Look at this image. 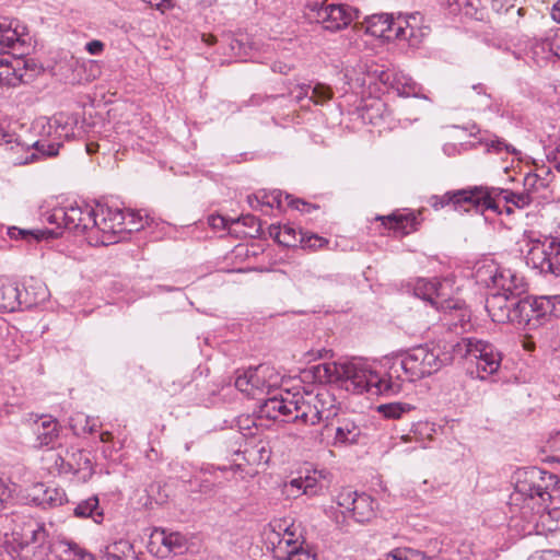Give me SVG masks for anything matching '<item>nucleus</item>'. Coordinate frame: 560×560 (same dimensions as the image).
<instances>
[{
    "instance_id": "f257e3e1",
    "label": "nucleus",
    "mask_w": 560,
    "mask_h": 560,
    "mask_svg": "<svg viewBox=\"0 0 560 560\" xmlns=\"http://www.w3.org/2000/svg\"><path fill=\"white\" fill-rule=\"evenodd\" d=\"M312 370L318 383H336L352 394L393 395L386 372L381 375L361 360L320 363Z\"/></svg>"
},
{
    "instance_id": "f03ea898",
    "label": "nucleus",
    "mask_w": 560,
    "mask_h": 560,
    "mask_svg": "<svg viewBox=\"0 0 560 560\" xmlns=\"http://www.w3.org/2000/svg\"><path fill=\"white\" fill-rule=\"evenodd\" d=\"M443 360L438 351L427 346H418L385 362L387 382L392 383V394L402 390L405 382H416L438 372Z\"/></svg>"
},
{
    "instance_id": "7ed1b4c3",
    "label": "nucleus",
    "mask_w": 560,
    "mask_h": 560,
    "mask_svg": "<svg viewBox=\"0 0 560 560\" xmlns=\"http://www.w3.org/2000/svg\"><path fill=\"white\" fill-rule=\"evenodd\" d=\"M454 358L465 361L467 373L481 381L495 375L501 366L502 354L489 341L464 337L452 347Z\"/></svg>"
},
{
    "instance_id": "20e7f679",
    "label": "nucleus",
    "mask_w": 560,
    "mask_h": 560,
    "mask_svg": "<svg viewBox=\"0 0 560 560\" xmlns=\"http://www.w3.org/2000/svg\"><path fill=\"white\" fill-rule=\"evenodd\" d=\"M421 22L420 13L409 15H399L393 19L388 14H374L366 16L362 23L365 33L385 40H407L410 45H416L423 36L419 27Z\"/></svg>"
},
{
    "instance_id": "39448f33",
    "label": "nucleus",
    "mask_w": 560,
    "mask_h": 560,
    "mask_svg": "<svg viewBox=\"0 0 560 560\" xmlns=\"http://www.w3.org/2000/svg\"><path fill=\"white\" fill-rule=\"evenodd\" d=\"M95 211L96 206L85 202H75L45 212L43 214V222L56 225L52 230L59 232V236L63 230H69L78 234L91 231L94 234L96 224Z\"/></svg>"
},
{
    "instance_id": "423d86ee",
    "label": "nucleus",
    "mask_w": 560,
    "mask_h": 560,
    "mask_svg": "<svg viewBox=\"0 0 560 560\" xmlns=\"http://www.w3.org/2000/svg\"><path fill=\"white\" fill-rule=\"evenodd\" d=\"M478 283L497 289L499 293L521 296L526 291L524 278L510 268H504L493 259H483L475 271Z\"/></svg>"
},
{
    "instance_id": "0eeeda50",
    "label": "nucleus",
    "mask_w": 560,
    "mask_h": 560,
    "mask_svg": "<svg viewBox=\"0 0 560 560\" xmlns=\"http://www.w3.org/2000/svg\"><path fill=\"white\" fill-rule=\"evenodd\" d=\"M515 489L526 499H537L542 505L550 501L553 492H560V480L551 472L532 467L518 477Z\"/></svg>"
},
{
    "instance_id": "6e6552de",
    "label": "nucleus",
    "mask_w": 560,
    "mask_h": 560,
    "mask_svg": "<svg viewBox=\"0 0 560 560\" xmlns=\"http://www.w3.org/2000/svg\"><path fill=\"white\" fill-rule=\"evenodd\" d=\"M281 384V375L275 368L260 364L237 374L235 387L248 397L261 399L259 396L270 395Z\"/></svg>"
},
{
    "instance_id": "1a4fd4ad",
    "label": "nucleus",
    "mask_w": 560,
    "mask_h": 560,
    "mask_svg": "<svg viewBox=\"0 0 560 560\" xmlns=\"http://www.w3.org/2000/svg\"><path fill=\"white\" fill-rule=\"evenodd\" d=\"M480 199V213L492 210L501 214L503 211L512 213L513 208H524L533 202L536 197L532 192H514L509 189L489 186H479L477 189Z\"/></svg>"
},
{
    "instance_id": "9d476101",
    "label": "nucleus",
    "mask_w": 560,
    "mask_h": 560,
    "mask_svg": "<svg viewBox=\"0 0 560 560\" xmlns=\"http://www.w3.org/2000/svg\"><path fill=\"white\" fill-rule=\"evenodd\" d=\"M358 10L343 4L325 2H308L305 5V15L311 22L322 24L329 32L346 28L358 18Z\"/></svg>"
},
{
    "instance_id": "9b49d317",
    "label": "nucleus",
    "mask_w": 560,
    "mask_h": 560,
    "mask_svg": "<svg viewBox=\"0 0 560 560\" xmlns=\"http://www.w3.org/2000/svg\"><path fill=\"white\" fill-rule=\"evenodd\" d=\"M525 260L540 273L560 278V237L530 240Z\"/></svg>"
},
{
    "instance_id": "f8f14e48",
    "label": "nucleus",
    "mask_w": 560,
    "mask_h": 560,
    "mask_svg": "<svg viewBox=\"0 0 560 560\" xmlns=\"http://www.w3.org/2000/svg\"><path fill=\"white\" fill-rule=\"evenodd\" d=\"M362 77L355 79L350 78V81H354V84L359 88H365L375 81H380L382 84L390 86L400 96L423 97L421 95L422 86L404 72L374 69L366 73L362 72Z\"/></svg>"
},
{
    "instance_id": "ddd939ff",
    "label": "nucleus",
    "mask_w": 560,
    "mask_h": 560,
    "mask_svg": "<svg viewBox=\"0 0 560 560\" xmlns=\"http://www.w3.org/2000/svg\"><path fill=\"white\" fill-rule=\"evenodd\" d=\"M39 139L33 143L35 150L44 156H55L66 140L73 135L72 126L63 116L38 121Z\"/></svg>"
},
{
    "instance_id": "4468645a",
    "label": "nucleus",
    "mask_w": 560,
    "mask_h": 560,
    "mask_svg": "<svg viewBox=\"0 0 560 560\" xmlns=\"http://www.w3.org/2000/svg\"><path fill=\"white\" fill-rule=\"evenodd\" d=\"M96 224L94 228V240L102 245H109L119 242L118 234L125 232V211L105 205L96 203Z\"/></svg>"
},
{
    "instance_id": "2eb2a0df",
    "label": "nucleus",
    "mask_w": 560,
    "mask_h": 560,
    "mask_svg": "<svg viewBox=\"0 0 560 560\" xmlns=\"http://www.w3.org/2000/svg\"><path fill=\"white\" fill-rule=\"evenodd\" d=\"M47 290L39 285L33 294L30 288L20 290L15 283H0V312H15L22 308H31L46 299Z\"/></svg>"
},
{
    "instance_id": "dca6fc26",
    "label": "nucleus",
    "mask_w": 560,
    "mask_h": 560,
    "mask_svg": "<svg viewBox=\"0 0 560 560\" xmlns=\"http://www.w3.org/2000/svg\"><path fill=\"white\" fill-rule=\"evenodd\" d=\"M517 295L494 292L486 300V308L495 323H513L514 318H520L522 313L528 311L529 305L517 304Z\"/></svg>"
},
{
    "instance_id": "f3484780",
    "label": "nucleus",
    "mask_w": 560,
    "mask_h": 560,
    "mask_svg": "<svg viewBox=\"0 0 560 560\" xmlns=\"http://www.w3.org/2000/svg\"><path fill=\"white\" fill-rule=\"evenodd\" d=\"M361 435V429L350 419H338L330 423H325L318 432L317 439L320 443L330 446H341L357 443Z\"/></svg>"
},
{
    "instance_id": "a211bd4d",
    "label": "nucleus",
    "mask_w": 560,
    "mask_h": 560,
    "mask_svg": "<svg viewBox=\"0 0 560 560\" xmlns=\"http://www.w3.org/2000/svg\"><path fill=\"white\" fill-rule=\"evenodd\" d=\"M453 292V284L448 279L420 278L413 284V294L439 311Z\"/></svg>"
},
{
    "instance_id": "6ab92c4d",
    "label": "nucleus",
    "mask_w": 560,
    "mask_h": 560,
    "mask_svg": "<svg viewBox=\"0 0 560 560\" xmlns=\"http://www.w3.org/2000/svg\"><path fill=\"white\" fill-rule=\"evenodd\" d=\"M478 187L472 186L466 189L448 191L443 196H432L429 202L435 210L452 205L457 211L469 212L474 210L476 213H480Z\"/></svg>"
},
{
    "instance_id": "aec40b11",
    "label": "nucleus",
    "mask_w": 560,
    "mask_h": 560,
    "mask_svg": "<svg viewBox=\"0 0 560 560\" xmlns=\"http://www.w3.org/2000/svg\"><path fill=\"white\" fill-rule=\"evenodd\" d=\"M187 538L179 532L155 528L150 538V549L159 557L165 558L171 553H182L187 549Z\"/></svg>"
},
{
    "instance_id": "412c9836",
    "label": "nucleus",
    "mask_w": 560,
    "mask_h": 560,
    "mask_svg": "<svg viewBox=\"0 0 560 560\" xmlns=\"http://www.w3.org/2000/svg\"><path fill=\"white\" fill-rule=\"evenodd\" d=\"M294 393L285 390L279 395L262 399L259 406V416L271 420H293Z\"/></svg>"
},
{
    "instance_id": "4be33fe9",
    "label": "nucleus",
    "mask_w": 560,
    "mask_h": 560,
    "mask_svg": "<svg viewBox=\"0 0 560 560\" xmlns=\"http://www.w3.org/2000/svg\"><path fill=\"white\" fill-rule=\"evenodd\" d=\"M330 472L326 469L314 470L305 477L292 479L285 487L290 493L302 492L307 497L320 495L329 488Z\"/></svg>"
},
{
    "instance_id": "5701e85b",
    "label": "nucleus",
    "mask_w": 560,
    "mask_h": 560,
    "mask_svg": "<svg viewBox=\"0 0 560 560\" xmlns=\"http://www.w3.org/2000/svg\"><path fill=\"white\" fill-rule=\"evenodd\" d=\"M422 210L418 212L402 209L396 210L388 215L377 217V220H381L383 225L389 230L400 233L401 235H407L411 232L418 230L421 221L420 218Z\"/></svg>"
},
{
    "instance_id": "b1692460",
    "label": "nucleus",
    "mask_w": 560,
    "mask_h": 560,
    "mask_svg": "<svg viewBox=\"0 0 560 560\" xmlns=\"http://www.w3.org/2000/svg\"><path fill=\"white\" fill-rule=\"evenodd\" d=\"M559 45L560 36H558V34H556L551 38L535 39L530 42L526 55L537 66H542L544 63L551 60L553 57L558 58Z\"/></svg>"
},
{
    "instance_id": "393cba45",
    "label": "nucleus",
    "mask_w": 560,
    "mask_h": 560,
    "mask_svg": "<svg viewBox=\"0 0 560 560\" xmlns=\"http://www.w3.org/2000/svg\"><path fill=\"white\" fill-rule=\"evenodd\" d=\"M294 401L296 404L293 408V420H301L311 425L318 423L313 390L294 393Z\"/></svg>"
},
{
    "instance_id": "a878e982",
    "label": "nucleus",
    "mask_w": 560,
    "mask_h": 560,
    "mask_svg": "<svg viewBox=\"0 0 560 560\" xmlns=\"http://www.w3.org/2000/svg\"><path fill=\"white\" fill-rule=\"evenodd\" d=\"M313 397L318 422L330 423L337 417L340 409L336 397L325 387H319L316 392L313 390Z\"/></svg>"
},
{
    "instance_id": "bb28decb",
    "label": "nucleus",
    "mask_w": 560,
    "mask_h": 560,
    "mask_svg": "<svg viewBox=\"0 0 560 560\" xmlns=\"http://www.w3.org/2000/svg\"><path fill=\"white\" fill-rule=\"evenodd\" d=\"M57 560H94V556L74 541L57 539L49 546Z\"/></svg>"
},
{
    "instance_id": "cd10ccee",
    "label": "nucleus",
    "mask_w": 560,
    "mask_h": 560,
    "mask_svg": "<svg viewBox=\"0 0 560 560\" xmlns=\"http://www.w3.org/2000/svg\"><path fill=\"white\" fill-rule=\"evenodd\" d=\"M32 500L37 505L47 509L62 505L67 501V497L65 491L60 488L37 483L33 488Z\"/></svg>"
},
{
    "instance_id": "c85d7f7f",
    "label": "nucleus",
    "mask_w": 560,
    "mask_h": 560,
    "mask_svg": "<svg viewBox=\"0 0 560 560\" xmlns=\"http://www.w3.org/2000/svg\"><path fill=\"white\" fill-rule=\"evenodd\" d=\"M270 526L272 532L279 537L277 552L283 555L289 551V549L302 546L293 524H288L287 521H276L271 523Z\"/></svg>"
},
{
    "instance_id": "c756f323",
    "label": "nucleus",
    "mask_w": 560,
    "mask_h": 560,
    "mask_svg": "<svg viewBox=\"0 0 560 560\" xmlns=\"http://www.w3.org/2000/svg\"><path fill=\"white\" fill-rule=\"evenodd\" d=\"M59 423L51 416H40L35 421L34 432L39 446L52 445L59 436Z\"/></svg>"
},
{
    "instance_id": "7c9ffc66",
    "label": "nucleus",
    "mask_w": 560,
    "mask_h": 560,
    "mask_svg": "<svg viewBox=\"0 0 560 560\" xmlns=\"http://www.w3.org/2000/svg\"><path fill=\"white\" fill-rule=\"evenodd\" d=\"M439 311L443 312L445 316H451L450 319L445 318L446 324L450 326L464 327L470 319V313L465 302L459 299H452L450 296Z\"/></svg>"
},
{
    "instance_id": "2f4dec72",
    "label": "nucleus",
    "mask_w": 560,
    "mask_h": 560,
    "mask_svg": "<svg viewBox=\"0 0 560 560\" xmlns=\"http://www.w3.org/2000/svg\"><path fill=\"white\" fill-rule=\"evenodd\" d=\"M13 21L8 19L0 20V47L8 49H15L25 43L24 27L22 31L19 30L18 23L13 26Z\"/></svg>"
},
{
    "instance_id": "473e14b6",
    "label": "nucleus",
    "mask_w": 560,
    "mask_h": 560,
    "mask_svg": "<svg viewBox=\"0 0 560 560\" xmlns=\"http://www.w3.org/2000/svg\"><path fill=\"white\" fill-rule=\"evenodd\" d=\"M374 517V500L365 494L359 493L350 509L348 518H352L359 524L370 522Z\"/></svg>"
},
{
    "instance_id": "72a5a7b5",
    "label": "nucleus",
    "mask_w": 560,
    "mask_h": 560,
    "mask_svg": "<svg viewBox=\"0 0 560 560\" xmlns=\"http://www.w3.org/2000/svg\"><path fill=\"white\" fill-rule=\"evenodd\" d=\"M100 560H137V557L132 544L119 539L105 546Z\"/></svg>"
},
{
    "instance_id": "f704fd0d",
    "label": "nucleus",
    "mask_w": 560,
    "mask_h": 560,
    "mask_svg": "<svg viewBox=\"0 0 560 560\" xmlns=\"http://www.w3.org/2000/svg\"><path fill=\"white\" fill-rule=\"evenodd\" d=\"M530 303L535 308L536 318L544 319L546 316H560V295H542L530 298Z\"/></svg>"
},
{
    "instance_id": "c9c22d12",
    "label": "nucleus",
    "mask_w": 560,
    "mask_h": 560,
    "mask_svg": "<svg viewBox=\"0 0 560 560\" xmlns=\"http://www.w3.org/2000/svg\"><path fill=\"white\" fill-rule=\"evenodd\" d=\"M7 235L11 240H24L31 243L32 241L38 242L42 240L57 238L59 236V232L48 229L26 230L16 226H8Z\"/></svg>"
},
{
    "instance_id": "e433bc0d",
    "label": "nucleus",
    "mask_w": 560,
    "mask_h": 560,
    "mask_svg": "<svg viewBox=\"0 0 560 560\" xmlns=\"http://www.w3.org/2000/svg\"><path fill=\"white\" fill-rule=\"evenodd\" d=\"M304 233L293 225H271L270 235L281 245L287 247H295L300 245V237Z\"/></svg>"
},
{
    "instance_id": "4c0bfd02",
    "label": "nucleus",
    "mask_w": 560,
    "mask_h": 560,
    "mask_svg": "<svg viewBox=\"0 0 560 560\" xmlns=\"http://www.w3.org/2000/svg\"><path fill=\"white\" fill-rule=\"evenodd\" d=\"M21 63L24 62L20 59L11 61L8 58H3L0 68V85L16 86L23 81Z\"/></svg>"
},
{
    "instance_id": "58836bf2",
    "label": "nucleus",
    "mask_w": 560,
    "mask_h": 560,
    "mask_svg": "<svg viewBox=\"0 0 560 560\" xmlns=\"http://www.w3.org/2000/svg\"><path fill=\"white\" fill-rule=\"evenodd\" d=\"M98 504L97 497H90L77 504L73 509V514L79 518L91 517L96 524H100L103 521V511L100 509Z\"/></svg>"
},
{
    "instance_id": "ea45409f",
    "label": "nucleus",
    "mask_w": 560,
    "mask_h": 560,
    "mask_svg": "<svg viewBox=\"0 0 560 560\" xmlns=\"http://www.w3.org/2000/svg\"><path fill=\"white\" fill-rule=\"evenodd\" d=\"M359 493L357 491L351 490L350 488H343L341 489L338 494L336 495V503L339 508L345 509L340 512L342 516V521L339 520V516L336 515V523L337 524H343L346 520L348 518V514L350 512L351 506L354 503V500Z\"/></svg>"
},
{
    "instance_id": "a19ab883",
    "label": "nucleus",
    "mask_w": 560,
    "mask_h": 560,
    "mask_svg": "<svg viewBox=\"0 0 560 560\" xmlns=\"http://www.w3.org/2000/svg\"><path fill=\"white\" fill-rule=\"evenodd\" d=\"M72 456H78L79 462H77L75 465L71 464L70 462H66L61 456H58L56 459V466L59 468L60 472H78L79 470L89 468L91 466V462L88 458V456L82 452L78 451L77 453H73Z\"/></svg>"
},
{
    "instance_id": "79ce46f5",
    "label": "nucleus",
    "mask_w": 560,
    "mask_h": 560,
    "mask_svg": "<svg viewBox=\"0 0 560 560\" xmlns=\"http://www.w3.org/2000/svg\"><path fill=\"white\" fill-rule=\"evenodd\" d=\"M413 409L415 407L410 404L401 401L383 404L377 407V411L388 419H400L405 413Z\"/></svg>"
},
{
    "instance_id": "37998d69",
    "label": "nucleus",
    "mask_w": 560,
    "mask_h": 560,
    "mask_svg": "<svg viewBox=\"0 0 560 560\" xmlns=\"http://www.w3.org/2000/svg\"><path fill=\"white\" fill-rule=\"evenodd\" d=\"M334 96L332 89L322 82L312 83L311 96L310 100L315 105H324L328 101H330Z\"/></svg>"
},
{
    "instance_id": "c03bdc74",
    "label": "nucleus",
    "mask_w": 560,
    "mask_h": 560,
    "mask_svg": "<svg viewBox=\"0 0 560 560\" xmlns=\"http://www.w3.org/2000/svg\"><path fill=\"white\" fill-rule=\"evenodd\" d=\"M523 303H526L529 305L528 311H526L525 313L523 312L522 316L520 318L518 317L514 318L513 323H517L520 325L524 324V325L533 326V327L540 324V322H541L540 318H536V316H535V308L533 307V305L530 303V298H528V296L522 298V295H521L518 298L517 304L521 305Z\"/></svg>"
},
{
    "instance_id": "a18cd8bd",
    "label": "nucleus",
    "mask_w": 560,
    "mask_h": 560,
    "mask_svg": "<svg viewBox=\"0 0 560 560\" xmlns=\"http://www.w3.org/2000/svg\"><path fill=\"white\" fill-rule=\"evenodd\" d=\"M471 91L475 94V102L479 109H490L492 97L491 94L487 92V88L482 83H477L471 86Z\"/></svg>"
},
{
    "instance_id": "49530a36",
    "label": "nucleus",
    "mask_w": 560,
    "mask_h": 560,
    "mask_svg": "<svg viewBox=\"0 0 560 560\" xmlns=\"http://www.w3.org/2000/svg\"><path fill=\"white\" fill-rule=\"evenodd\" d=\"M26 542H32L42 547L48 537L46 528L43 524H35L34 526H30V528L25 533Z\"/></svg>"
},
{
    "instance_id": "de8ad7c7",
    "label": "nucleus",
    "mask_w": 560,
    "mask_h": 560,
    "mask_svg": "<svg viewBox=\"0 0 560 560\" xmlns=\"http://www.w3.org/2000/svg\"><path fill=\"white\" fill-rule=\"evenodd\" d=\"M126 215V228L125 232H133L139 231L144 228L143 218L140 211L127 210L125 211ZM149 218L145 217V224H148Z\"/></svg>"
},
{
    "instance_id": "09e8293b",
    "label": "nucleus",
    "mask_w": 560,
    "mask_h": 560,
    "mask_svg": "<svg viewBox=\"0 0 560 560\" xmlns=\"http://www.w3.org/2000/svg\"><path fill=\"white\" fill-rule=\"evenodd\" d=\"M328 244V241L316 234H303L300 237V245L304 248L318 249Z\"/></svg>"
},
{
    "instance_id": "8fccbe9b",
    "label": "nucleus",
    "mask_w": 560,
    "mask_h": 560,
    "mask_svg": "<svg viewBox=\"0 0 560 560\" xmlns=\"http://www.w3.org/2000/svg\"><path fill=\"white\" fill-rule=\"evenodd\" d=\"M257 195H260V203L264 207L280 208L282 202V192L280 190H273L271 192L259 191Z\"/></svg>"
},
{
    "instance_id": "3c124183",
    "label": "nucleus",
    "mask_w": 560,
    "mask_h": 560,
    "mask_svg": "<svg viewBox=\"0 0 560 560\" xmlns=\"http://www.w3.org/2000/svg\"><path fill=\"white\" fill-rule=\"evenodd\" d=\"M393 560H427V557L412 549H396L392 552Z\"/></svg>"
},
{
    "instance_id": "603ef678",
    "label": "nucleus",
    "mask_w": 560,
    "mask_h": 560,
    "mask_svg": "<svg viewBox=\"0 0 560 560\" xmlns=\"http://www.w3.org/2000/svg\"><path fill=\"white\" fill-rule=\"evenodd\" d=\"M280 557L283 560H316L315 555H312L308 550L304 549L302 546L294 549H289L285 553Z\"/></svg>"
},
{
    "instance_id": "864d4df0",
    "label": "nucleus",
    "mask_w": 560,
    "mask_h": 560,
    "mask_svg": "<svg viewBox=\"0 0 560 560\" xmlns=\"http://www.w3.org/2000/svg\"><path fill=\"white\" fill-rule=\"evenodd\" d=\"M540 188H545V182L537 174H527L524 178V190L527 192H532L535 196V192Z\"/></svg>"
},
{
    "instance_id": "5fc2aeb1",
    "label": "nucleus",
    "mask_w": 560,
    "mask_h": 560,
    "mask_svg": "<svg viewBox=\"0 0 560 560\" xmlns=\"http://www.w3.org/2000/svg\"><path fill=\"white\" fill-rule=\"evenodd\" d=\"M547 448L551 453L550 459L560 463V432L551 435L547 441Z\"/></svg>"
},
{
    "instance_id": "6e6d98bb",
    "label": "nucleus",
    "mask_w": 560,
    "mask_h": 560,
    "mask_svg": "<svg viewBox=\"0 0 560 560\" xmlns=\"http://www.w3.org/2000/svg\"><path fill=\"white\" fill-rule=\"evenodd\" d=\"M487 148H488V151H493L495 153H501L503 151L508 152V153H515L516 150L509 143H506L504 140L502 139H492L490 140L489 142H487Z\"/></svg>"
},
{
    "instance_id": "4d7b16f0",
    "label": "nucleus",
    "mask_w": 560,
    "mask_h": 560,
    "mask_svg": "<svg viewBox=\"0 0 560 560\" xmlns=\"http://www.w3.org/2000/svg\"><path fill=\"white\" fill-rule=\"evenodd\" d=\"M105 45L98 39H93L85 45V50L93 56H98L104 51Z\"/></svg>"
},
{
    "instance_id": "13d9d810",
    "label": "nucleus",
    "mask_w": 560,
    "mask_h": 560,
    "mask_svg": "<svg viewBox=\"0 0 560 560\" xmlns=\"http://www.w3.org/2000/svg\"><path fill=\"white\" fill-rule=\"evenodd\" d=\"M208 222L213 230H224L230 221L222 215H210Z\"/></svg>"
},
{
    "instance_id": "bf43d9fd",
    "label": "nucleus",
    "mask_w": 560,
    "mask_h": 560,
    "mask_svg": "<svg viewBox=\"0 0 560 560\" xmlns=\"http://www.w3.org/2000/svg\"><path fill=\"white\" fill-rule=\"evenodd\" d=\"M238 222H242L243 225L255 229V232H258L259 220L256 217L247 214L238 218L236 221H232V223Z\"/></svg>"
},
{
    "instance_id": "052dcab7",
    "label": "nucleus",
    "mask_w": 560,
    "mask_h": 560,
    "mask_svg": "<svg viewBox=\"0 0 560 560\" xmlns=\"http://www.w3.org/2000/svg\"><path fill=\"white\" fill-rule=\"evenodd\" d=\"M447 2L451 7L455 5L459 11L465 9L466 14L470 13V9H475L471 0H447Z\"/></svg>"
},
{
    "instance_id": "680f3d73",
    "label": "nucleus",
    "mask_w": 560,
    "mask_h": 560,
    "mask_svg": "<svg viewBox=\"0 0 560 560\" xmlns=\"http://www.w3.org/2000/svg\"><path fill=\"white\" fill-rule=\"evenodd\" d=\"M14 142H16L15 135L0 126V145H11Z\"/></svg>"
},
{
    "instance_id": "e2e57ef3",
    "label": "nucleus",
    "mask_w": 560,
    "mask_h": 560,
    "mask_svg": "<svg viewBox=\"0 0 560 560\" xmlns=\"http://www.w3.org/2000/svg\"><path fill=\"white\" fill-rule=\"evenodd\" d=\"M84 425L82 427V431L84 433H93L98 428V421L91 417H84L83 418Z\"/></svg>"
},
{
    "instance_id": "0e129e2a",
    "label": "nucleus",
    "mask_w": 560,
    "mask_h": 560,
    "mask_svg": "<svg viewBox=\"0 0 560 560\" xmlns=\"http://www.w3.org/2000/svg\"><path fill=\"white\" fill-rule=\"evenodd\" d=\"M311 90H312V83L299 85L295 98L299 102L304 100V98H307V97L310 98Z\"/></svg>"
},
{
    "instance_id": "69168bd1",
    "label": "nucleus",
    "mask_w": 560,
    "mask_h": 560,
    "mask_svg": "<svg viewBox=\"0 0 560 560\" xmlns=\"http://www.w3.org/2000/svg\"><path fill=\"white\" fill-rule=\"evenodd\" d=\"M11 491L7 483L0 479V509L3 506V504L10 499Z\"/></svg>"
},
{
    "instance_id": "338daca9",
    "label": "nucleus",
    "mask_w": 560,
    "mask_h": 560,
    "mask_svg": "<svg viewBox=\"0 0 560 560\" xmlns=\"http://www.w3.org/2000/svg\"><path fill=\"white\" fill-rule=\"evenodd\" d=\"M512 0H492V7L497 11H509L510 8H513V3H511Z\"/></svg>"
},
{
    "instance_id": "774afa93",
    "label": "nucleus",
    "mask_w": 560,
    "mask_h": 560,
    "mask_svg": "<svg viewBox=\"0 0 560 560\" xmlns=\"http://www.w3.org/2000/svg\"><path fill=\"white\" fill-rule=\"evenodd\" d=\"M532 560H560V553L555 550H547Z\"/></svg>"
}]
</instances>
